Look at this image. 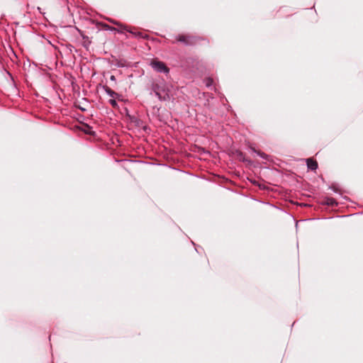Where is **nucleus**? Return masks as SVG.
Listing matches in <instances>:
<instances>
[{
	"instance_id": "7",
	"label": "nucleus",
	"mask_w": 363,
	"mask_h": 363,
	"mask_svg": "<svg viewBox=\"0 0 363 363\" xmlns=\"http://www.w3.org/2000/svg\"><path fill=\"white\" fill-rule=\"evenodd\" d=\"M306 164L307 167L311 170H316L318 167V162L311 158L306 160Z\"/></svg>"
},
{
	"instance_id": "14",
	"label": "nucleus",
	"mask_w": 363,
	"mask_h": 363,
	"mask_svg": "<svg viewBox=\"0 0 363 363\" xmlns=\"http://www.w3.org/2000/svg\"><path fill=\"white\" fill-rule=\"evenodd\" d=\"M330 189L333 190L335 193L338 192V189L336 186V184H333L331 186H330Z\"/></svg>"
},
{
	"instance_id": "3",
	"label": "nucleus",
	"mask_w": 363,
	"mask_h": 363,
	"mask_svg": "<svg viewBox=\"0 0 363 363\" xmlns=\"http://www.w3.org/2000/svg\"><path fill=\"white\" fill-rule=\"evenodd\" d=\"M151 67L158 73H164L168 74L169 72V69L166 65V64L160 60H152L150 62Z\"/></svg>"
},
{
	"instance_id": "11",
	"label": "nucleus",
	"mask_w": 363,
	"mask_h": 363,
	"mask_svg": "<svg viewBox=\"0 0 363 363\" xmlns=\"http://www.w3.org/2000/svg\"><path fill=\"white\" fill-rule=\"evenodd\" d=\"M238 156L240 161H242L244 162L251 163V161L250 160L246 159L245 155L242 152H238Z\"/></svg>"
},
{
	"instance_id": "8",
	"label": "nucleus",
	"mask_w": 363,
	"mask_h": 363,
	"mask_svg": "<svg viewBox=\"0 0 363 363\" xmlns=\"http://www.w3.org/2000/svg\"><path fill=\"white\" fill-rule=\"evenodd\" d=\"M126 31H128V33H132L133 35H134L136 38H143V39H147L148 38V35L147 34H144L141 32H133L130 29H128V28H125Z\"/></svg>"
},
{
	"instance_id": "2",
	"label": "nucleus",
	"mask_w": 363,
	"mask_h": 363,
	"mask_svg": "<svg viewBox=\"0 0 363 363\" xmlns=\"http://www.w3.org/2000/svg\"><path fill=\"white\" fill-rule=\"evenodd\" d=\"M177 42L182 43L185 46L194 45L198 40V38L191 35H177L175 37Z\"/></svg>"
},
{
	"instance_id": "16",
	"label": "nucleus",
	"mask_w": 363,
	"mask_h": 363,
	"mask_svg": "<svg viewBox=\"0 0 363 363\" xmlns=\"http://www.w3.org/2000/svg\"><path fill=\"white\" fill-rule=\"evenodd\" d=\"M80 109H81L82 111H86V109H85V108H82V107H80Z\"/></svg>"
},
{
	"instance_id": "13",
	"label": "nucleus",
	"mask_w": 363,
	"mask_h": 363,
	"mask_svg": "<svg viewBox=\"0 0 363 363\" xmlns=\"http://www.w3.org/2000/svg\"><path fill=\"white\" fill-rule=\"evenodd\" d=\"M108 103L113 107L116 108L118 107V103L116 101L115 98L111 99L108 100Z\"/></svg>"
},
{
	"instance_id": "12",
	"label": "nucleus",
	"mask_w": 363,
	"mask_h": 363,
	"mask_svg": "<svg viewBox=\"0 0 363 363\" xmlns=\"http://www.w3.org/2000/svg\"><path fill=\"white\" fill-rule=\"evenodd\" d=\"M205 84L207 87H210L213 85V79L211 77H208L204 80Z\"/></svg>"
},
{
	"instance_id": "15",
	"label": "nucleus",
	"mask_w": 363,
	"mask_h": 363,
	"mask_svg": "<svg viewBox=\"0 0 363 363\" xmlns=\"http://www.w3.org/2000/svg\"><path fill=\"white\" fill-rule=\"evenodd\" d=\"M110 80L112 81V82H116V78L114 75H111L110 77Z\"/></svg>"
},
{
	"instance_id": "6",
	"label": "nucleus",
	"mask_w": 363,
	"mask_h": 363,
	"mask_svg": "<svg viewBox=\"0 0 363 363\" xmlns=\"http://www.w3.org/2000/svg\"><path fill=\"white\" fill-rule=\"evenodd\" d=\"M102 89L105 91V92L111 97L112 98H117L120 95L119 94L116 93V91H113L111 88H109L106 85H103Z\"/></svg>"
},
{
	"instance_id": "1",
	"label": "nucleus",
	"mask_w": 363,
	"mask_h": 363,
	"mask_svg": "<svg viewBox=\"0 0 363 363\" xmlns=\"http://www.w3.org/2000/svg\"><path fill=\"white\" fill-rule=\"evenodd\" d=\"M147 89L150 95H155L160 101L174 100L170 86L163 79L152 80Z\"/></svg>"
},
{
	"instance_id": "5",
	"label": "nucleus",
	"mask_w": 363,
	"mask_h": 363,
	"mask_svg": "<svg viewBox=\"0 0 363 363\" xmlns=\"http://www.w3.org/2000/svg\"><path fill=\"white\" fill-rule=\"evenodd\" d=\"M322 203L331 207L337 206L338 203L333 198L326 197L323 201Z\"/></svg>"
},
{
	"instance_id": "10",
	"label": "nucleus",
	"mask_w": 363,
	"mask_h": 363,
	"mask_svg": "<svg viewBox=\"0 0 363 363\" xmlns=\"http://www.w3.org/2000/svg\"><path fill=\"white\" fill-rule=\"evenodd\" d=\"M114 65L119 68H123L126 67V61L124 60H116V62L114 63Z\"/></svg>"
},
{
	"instance_id": "4",
	"label": "nucleus",
	"mask_w": 363,
	"mask_h": 363,
	"mask_svg": "<svg viewBox=\"0 0 363 363\" xmlns=\"http://www.w3.org/2000/svg\"><path fill=\"white\" fill-rule=\"evenodd\" d=\"M125 111V116L130 124L133 125L135 127L138 128L143 127V122L141 119H140L138 116L135 115L130 114L128 109H126Z\"/></svg>"
},
{
	"instance_id": "9",
	"label": "nucleus",
	"mask_w": 363,
	"mask_h": 363,
	"mask_svg": "<svg viewBox=\"0 0 363 363\" xmlns=\"http://www.w3.org/2000/svg\"><path fill=\"white\" fill-rule=\"evenodd\" d=\"M250 150H252V152L257 154L262 159L267 160L269 159V155H267L266 153H264L262 151H259V150H256L255 148H254V147H250Z\"/></svg>"
},
{
	"instance_id": "17",
	"label": "nucleus",
	"mask_w": 363,
	"mask_h": 363,
	"mask_svg": "<svg viewBox=\"0 0 363 363\" xmlns=\"http://www.w3.org/2000/svg\"><path fill=\"white\" fill-rule=\"evenodd\" d=\"M110 22L113 23V24H117L115 21H109Z\"/></svg>"
}]
</instances>
